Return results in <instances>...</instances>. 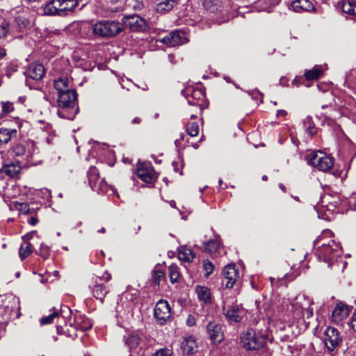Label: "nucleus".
<instances>
[{"instance_id":"f257e3e1","label":"nucleus","mask_w":356,"mask_h":356,"mask_svg":"<svg viewBox=\"0 0 356 356\" xmlns=\"http://www.w3.org/2000/svg\"><path fill=\"white\" fill-rule=\"evenodd\" d=\"M332 233L330 230H325L322 234L314 241V245L317 246L316 255L319 260L328 263L331 266L334 261H337L338 257L341 254V247L339 243L330 239L327 243L324 242L325 237L331 236Z\"/></svg>"},{"instance_id":"f03ea898","label":"nucleus","mask_w":356,"mask_h":356,"mask_svg":"<svg viewBox=\"0 0 356 356\" xmlns=\"http://www.w3.org/2000/svg\"><path fill=\"white\" fill-rule=\"evenodd\" d=\"M77 94L75 90H70L58 95V115L61 118L72 120L78 113Z\"/></svg>"},{"instance_id":"7ed1b4c3","label":"nucleus","mask_w":356,"mask_h":356,"mask_svg":"<svg viewBox=\"0 0 356 356\" xmlns=\"http://www.w3.org/2000/svg\"><path fill=\"white\" fill-rule=\"evenodd\" d=\"M93 33L102 38H112L123 31V26L113 20H101L92 25Z\"/></svg>"},{"instance_id":"20e7f679","label":"nucleus","mask_w":356,"mask_h":356,"mask_svg":"<svg viewBox=\"0 0 356 356\" xmlns=\"http://www.w3.org/2000/svg\"><path fill=\"white\" fill-rule=\"evenodd\" d=\"M77 5L76 0H52L44 7V13L47 15L65 16L72 12Z\"/></svg>"},{"instance_id":"39448f33","label":"nucleus","mask_w":356,"mask_h":356,"mask_svg":"<svg viewBox=\"0 0 356 356\" xmlns=\"http://www.w3.org/2000/svg\"><path fill=\"white\" fill-rule=\"evenodd\" d=\"M307 162L320 171L327 172L333 167L334 159L331 156L318 151L312 152L307 156Z\"/></svg>"},{"instance_id":"423d86ee","label":"nucleus","mask_w":356,"mask_h":356,"mask_svg":"<svg viewBox=\"0 0 356 356\" xmlns=\"http://www.w3.org/2000/svg\"><path fill=\"white\" fill-rule=\"evenodd\" d=\"M265 343V339L253 330H248L241 334V343L246 350H257Z\"/></svg>"},{"instance_id":"0eeeda50","label":"nucleus","mask_w":356,"mask_h":356,"mask_svg":"<svg viewBox=\"0 0 356 356\" xmlns=\"http://www.w3.org/2000/svg\"><path fill=\"white\" fill-rule=\"evenodd\" d=\"M223 314L230 322L239 323L245 315V310L239 305H227L222 306Z\"/></svg>"},{"instance_id":"6e6552de","label":"nucleus","mask_w":356,"mask_h":356,"mask_svg":"<svg viewBox=\"0 0 356 356\" xmlns=\"http://www.w3.org/2000/svg\"><path fill=\"white\" fill-rule=\"evenodd\" d=\"M324 343L329 352L334 351L342 342V337L337 329L327 327L324 332Z\"/></svg>"},{"instance_id":"1a4fd4ad","label":"nucleus","mask_w":356,"mask_h":356,"mask_svg":"<svg viewBox=\"0 0 356 356\" xmlns=\"http://www.w3.org/2000/svg\"><path fill=\"white\" fill-rule=\"evenodd\" d=\"M188 40V34L185 31L176 30L163 37L161 42L169 47H175L184 44Z\"/></svg>"},{"instance_id":"9d476101","label":"nucleus","mask_w":356,"mask_h":356,"mask_svg":"<svg viewBox=\"0 0 356 356\" xmlns=\"http://www.w3.org/2000/svg\"><path fill=\"white\" fill-rule=\"evenodd\" d=\"M122 22L123 29L128 28L131 31H142L146 27L145 20L138 15L124 16Z\"/></svg>"},{"instance_id":"9b49d317","label":"nucleus","mask_w":356,"mask_h":356,"mask_svg":"<svg viewBox=\"0 0 356 356\" xmlns=\"http://www.w3.org/2000/svg\"><path fill=\"white\" fill-rule=\"evenodd\" d=\"M154 316L160 324H163L171 317V307L168 301L159 300L154 308Z\"/></svg>"},{"instance_id":"f8f14e48","label":"nucleus","mask_w":356,"mask_h":356,"mask_svg":"<svg viewBox=\"0 0 356 356\" xmlns=\"http://www.w3.org/2000/svg\"><path fill=\"white\" fill-rule=\"evenodd\" d=\"M137 176L146 183H152L156 180L154 171L149 163H142L138 166Z\"/></svg>"},{"instance_id":"ddd939ff","label":"nucleus","mask_w":356,"mask_h":356,"mask_svg":"<svg viewBox=\"0 0 356 356\" xmlns=\"http://www.w3.org/2000/svg\"><path fill=\"white\" fill-rule=\"evenodd\" d=\"M224 280H226L227 288H232L239 277V273L235 265H227L222 271Z\"/></svg>"},{"instance_id":"4468645a","label":"nucleus","mask_w":356,"mask_h":356,"mask_svg":"<svg viewBox=\"0 0 356 356\" xmlns=\"http://www.w3.org/2000/svg\"><path fill=\"white\" fill-rule=\"evenodd\" d=\"M349 313L348 307L342 302H339L332 311V320L334 323L339 324L348 316Z\"/></svg>"},{"instance_id":"2eb2a0df","label":"nucleus","mask_w":356,"mask_h":356,"mask_svg":"<svg viewBox=\"0 0 356 356\" xmlns=\"http://www.w3.org/2000/svg\"><path fill=\"white\" fill-rule=\"evenodd\" d=\"M207 332L211 340L214 343H220L223 339L222 327L216 322H210L207 325Z\"/></svg>"},{"instance_id":"dca6fc26","label":"nucleus","mask_w":356,"mask_h":356,"mask_svg":"<svg viewBox=\"0 0 356 356\" xmlns=\"http://www.w3.org/2000/svg\"><path fill=\"white\" fill-rule=\"evenodd\" d=\"M25 74L28 78L33 80H40L44 74V67L42 64L33 63L26 70Z\"/></svg>"},{"instance_id":"f3484780","label":"nucleus","mask_w":356,"mask_h":356,"mask_svg":"<svg viewBox=\"0 0 356 356\" xmlns=\"http://www.w3.org/2000/svg\"><path fill=\"white\" fill-rule=\"evenodd\" d=\"M221 248L219 236L216 237L215 239L204 242L203 244L204 251L209 253L212 257L220 254Z\"/></svg>"},{"instance_id":"a211bd4d","label":"nucleus","mask_w":356,"mask_h":356,"mask_svg":"<svg viewBox=\"0 0 356 356\" xmlns=\"http://www.w3.org/2000/svg\"><path fill=\"white\" fill-rule=\"evenodd\" d=\"M311 304V300L305 295L300 294L297 296L291 303L293 309H295L294 317L296 318V315L298 312L302 311L305 307L310 306Z\"/></svg>"},{"instance_id":"6ab92c4d","label":"nucleus","mask_w":356,"mask_h":356,"mask_svg":"<svg viewBox=\"0 0 356 356\" xmlns=\"http://www.w3.org/2000/svg\"><path fill=\"white\" fill-rule=\"evenodd\" d=\"M181 348L184 353L192 355L197 351V343L193 337H188L181 342Z\"/></svg>"},{"instance_id":"aec40b11","label":"nucleus","mask_w":356,"mask_h":356,"mask_svg":"<svg viewBox=\"0 0 356 356\" xmlns=\"http://www.w3.org/2000/svg\"><path fill=\"white\" fill-rule=\"evenodd\" d=\"M291 8L297 13L313 10L314 5L309 0H296L291 3Z\"/></svg>"},{"instance_id":"412c9836","label":"nucleus","mask_w":356,"mask_h":356,"mask_svg":"<svg viewBox=\"0 0 356 356\" xmlns=\"http://www.w3.org/2000/svg\"><path fill=\"white\" fill-rule=\"evenodd\" d=\"M20 170L21 167L17 162L4 165L2 168L0 169V172L5 174L11 178H14L17 176Z\"/></svg>"},{"instance_id":"4be33fe9","label":"nucleus","mask_w":356,"mask_h":356,"mask_svg":"<svg viewBox=\"0 0 356 356\" xmlns=\"http://www.w3.org/2000/svg\"><path fill=\"white\" fill-rule=\"evenodd\" d=\"M194 257L193 250L187 246H181L178 250V257L183 262L191 263Z\"/></svg>"},{"instance_id":"5701e85b","label":"nucleus","mask_w":356,"mask_h":356,"mask_svg":"<svg viewBox=\"0 0 356 356\" xmlns=\"http://www.w3.org/2000/svg\"><path fill=\"white\" fill-rule=\"evenodd\" d=\"M92 291L97 299L102 300L108 293V289L105 284L99 283L97 280H95V284L92 287Z\"/></svg>"},{"instance_id":"b1692460","label":"nucleus","mask_w":356,"mask_h":356,"mask_svg":"<svg viewBox=\"0 0 356 356\" xmlns=\"http://www.w3.org/2000/svg\"><path fill=\"white\" fill-rule=\"evenodd\" d=\"M54 88L57 90L58 95L72 90L70 86V81L67 78L60 77L54 81Z\"/></svg>"},{"instance_id":"393cba45","label":"nucleus","mask_w":356,"mask_h":356,"mask_svg":"<svg viewBox=\"0 0 356 356\" xmlns=\"http://www.w3.org/2000/svg\"><path fill=\"white\" fill-rule=\"evenodd\" d=\"M195 292L200 300L204 302L205 304L211 302V292L209 288L204 286H197Z\"/></svg>"},{"instance_id":"a878e982","label":"nucleus","mask_w":356,"mask_h":356,"mask_svg":"<svg viewBox=\"0 0 356 356\" xmlns=\"http://www.w3.org/2000/svg\"><path fill=\"white\" fill-rule=\"evenodd\" d=\"M178 0H161L156 4V10L159 13L170 11L177 3Z\"/></svg>"},{"instance_id":"bb28decb","label":"nucleus","mask_w":356,"mask_h":356,"mask_svg":"<svg viewBox=\"0 0 356 356\" xmlns=\"http://www.w3.org/2000/svg\"><path fill=\"white\" fill-rule=\"evenodd\" d=\"M17 135L16 129H0V145L7 143L13 137Z\"/></svg>"},{"instance_id":"cd10ccee","label":"nucleus","mask_w":356,"mask_h":356,"mask_svg":"<svg viewBox=\"0 0 356 356\" xmlns=\"http://www.w3.org/2000/svg\"><path fill=\"white\" fill-rule=\"evenodd\" d=\"M15 23L19 31H24L31 26V20L25 15H19L15 18Z\"/></svg>"},{"instance_id":"c85d7f7f","label":"nucleus","mask_w":356,"mask_h":356,"mask_svg":"<svg viewBox=\"0 0 356 356\" xmlns=\"http://www.w3.org/2000/svg\"><path fill=\"white\" fill-rule=\"evenodd\" d=\"M88 179L91 188L95 191L97 187V183L99 181V172L95 166H92L89 168Z\"/></svg>"},{"instance_id":"c756f323","label":"nucleus","mask_w":356,"mask_h":356,"mask_svg":"<svg viewBox=\"0 0 356 356\" xmlns=\"http://www.w3.org/2000/svg\"><path fill=\"white\" fill-rule=\"evenodd\" d=\"M76 325L78 329L86 331L91 329L92 324L89 318L80 315L76 318Z\"/></svg>"},{"instance_id":"7c9ffc66","label":"nucleus","mask_w":356,"mask_h":356,"mask_svg":"<svg viewBox=\"0 0 356 356\" xmlns=\"http://www.w3.org/2000/svg\"><path fill=\"white\" fill-rule=\"evenodd\" d=\"M323 69L321 66L316 65L312 70L305 72V76L307 80H317L322 74Z\"/></svg>"},{"instance_id":"2f4dec72","label":"nucleus","mask_w":356,"mask_h":356,"mask_svg":"<svg viewBox=\"0 0 356 356\" xmlns=\"http://www.w3.org/2000/svg\"><path fill=\"white\" fill-rule=\"evenodd\" d=\"M33 250V245L28 242L25 241L23 244L21 245L19 250V255L22 260L28 257Z\"/></svg>"},{"instance_id":"473e14b6","label":"nucleus","mask_w":356,"mask_h":356,"mask_svg":"<svg viewBox=\"0 0 356 356\" xmlns=\"http://www.w3.org/2000/svg\"><path fill=\"white\" fill-rule=\"evenodd\" d=\"M204 6L211 13H216L221 10L222 5L220 0H205Z\"/></svg>"},{"instance_id":"72a5a7b5","label":"nucleus","mask_w":356,"mask_h":356,"mask_svg":"<svg viewBox=\"0 0 356 356\" xmlns=\"http://www.w3.org/2000/svg\"><path fill=\"white\" fill-rule=\"evenodd\" d=\"M168 273L172 283H175L179 281L180 277V273L178 270V267L175 264H172L168 267Z\"/></svg>"},{"instance_id":"f704fd0d","label":"nucleus","mask_w":356,"mask_h":356,"mask_svg":"<svg viewBox=\"0 0 356 356\" xmlns=\"http://www.w3.org/2000/svg\"><path fill=\"white\" fill-rule=\"evenodd\" d=\"M60 314L55 310L54 309L51 312V313L47 316H44L40 318V322L42 325L51 324L54 322V319L58 318Z\"/></svg>"},{"instance_id":"c9c22d12","label":"nucleus","mask_w":356,"mask_h":356,"mask_svg":"<svg viewBox=\"0 0 356 356\" xmlns=\"http://www.w3.org/2000/svg\"><path fill=\"white\" fill-rule=\"evenodd\" d=\"M200 128L199 125L195 122H189L186 125V132L191 136H197L199 134Z\"/></svg>"},{"instance_id":"e433bc0d","label":"nucleus","mask_w":356,"mask_h":356,"mask_svg":"<svg viewBox=\"0 0 356 356\" xmlns=\"http://www.w3.org/2000/svg\"><path fill=\"white\" fill-rule=\"evenodd\" d=\"M342 10L344 13L350 15H356V2L348 1L343 3Z\"/></svg>"},{"instance_id":"4c0bfd02","label":"nucleus","mask_w":356,"mask_h":356,"mask_svg":"<svg viewBox=\"0 0 356 356\" xmlns=\"http://www.w3.org/2000/svg\"><path fill=\"white\" fill-rule=\"evenodd\" d=\"M9 31V23L2 17H0V39L4 38Z\"/></svg>"},{"instance_id":"58836bf2","label":"nucleus","mask_w":356,"mask_h":356,"mask_svg":"<svg viewBox=\"0 0 356 356\" xmlns=\"http://www.w3.org/2000/svg\"><path fill=\"white\" fill-rule=\"evenodd\" d=\"M304 125L305 127L306 132L309 135L314 136L316 134V128L315 127L314 124H313L309 118H307V119L305 120Z\"/></svg>"},{"instance_id":"ea45409f","label":"nucleus","mask_w":356,"mask_h":356,"mask_svg":"<svg viewBox=\"0 0 356 356\" xmlns=\"http://www.w3.org/2000/svg\"><path fill=\"white\" fill-rule=\"evenodd\" d=\"M140 342V339L136 335H131L128 337L126 340V344L129 347L130 349L135 348L138 346Z\"/></svg>"},{"instance_id":"a19ab883","label":"nucleus","mask_w":356,"mask_h":356,"mask_svg":"<svg viewBox=\"0 0 356 356\" xmlns=\"http://www.w3.org/2000/svg\"><path fill=\"white\" fill-rule=\"evenodd\" d=\"M165 277V274L163 270L155 268L153 271V280L154 282L159 284L160 282Z\"/></svg>"},{"instance_id":"79ce46f5","label":"nucleus","mask_w":356,"mask_h":356,"mask_svg":"<svg viewBox=\"0 0 356 356\" xmlns=\"http://www.w3.org/2000/svg\"><path fill=\"white\" fill-rule=\"evenodd\" d=\"M307 318H309L313 316V309L310 306L305 307L302 311L298 312L296 315V318L305 316Z\"/></svg>"},{"instance_id":"37998d69","label":"nucleus","mask_w":356,"mask_h":356,"mask_svg":"<svg viewBox=\"0 0 356 356\" xmlns=\"http://www.w3.org/2000/svg\"><path fill=\"white\" fill-rule=\"evenodd\" d=\"M25 152V149L23 145H18L13 147L10 152V154L13 156H21Z\"/></svg>"},{"instance_id":"c03bdc74","label":"nucleus","mask_w":356,"mask_h":356,"mask_svg":"<svg viewBox=\"0 0 356 356\" xmlns=\"http://www.w3.org/2000/svg\"><path fill=\"white\" fill-rule=\"evenodd\" d=\"M1 106L3 114H8L14 110L13 104L10 102H2Z\"/></svg>"},{"instance_id":"a18cd8bd","label":"nucleus","mask_w":356,"mask_h":356,"mask_svg":"<svg viewBox=\"0 0 356 356\" xmlns=\"http://www.w3.org/2000/svg\"><path fill=\"white\" fill-rule=\"evenodd\" d=\"M203 268L206 271V277H208L214 269L213 264L209 260H204L203 261Z\"/></svg>"},{"instance_id":"49530a36","label":"nucleus","mask_w":356,"mask_h":356,"mask_svg":"<svg viewBox=\"0 0 356 356\" xmlns=\"http://www.w3.org/2000/svg\"><path fill=\"white\" fill-rule=\"evenodd\" d=\"M38 254L44 259H47L50 254L49 248L44 244H41Z\"/></svg>"},{"instance_id":"de8ad7c7","label":"nucleus","mask_w":356,"mask_h":356,"mask_svg":"<svg viewBox=\"0 0 356 356\" xmlns=\"http://www.w3.org/2000/svg\"><path fill=\"white\" fill-rule=\"evenodd\" d=\"M172 352L168 348H161L156 351L153 356H172Z\"/></svg>"},{"instance_id":"09e8293b","label":"nucleus","mask_w":356,"mask_h":356,"mask_svg":"<svg viewBox=\"0 0 356 356\" xmlns=\"http://www.w3.org/2000/svg\"><path fill=\"white\" fill-rule=\"evenodd\" d=\"M196 323V319L194 316L193 315H188L187 320H186V324L189 327L194 326Z\"/></svg>"},{"instance_id":"8fccbe9b","label":"nucleus","mask_w":356,"mask_h":356,"mask_svg":"<svg viewBox=\"0 0 356 356\" xmlns=\"http://www.w3.org/2000/svg\"><path fill=\"white\" fill-rule=\"evenodd\" d=\"M98 192H106V184L104 183L103 180H101L99 182V187L97 188H95V190Z\"/></svg>"},{"instance_id":"3c124183","label":"nucleus","mask_w":356,"mask_h":356,"mask_svg":"<svg viewBox=\"0 0 356 356\" xmlns=\"http://www.w3.org/2000/svg\"><path fill=\"white\" fill-rule=\"evenodd\" d=\"M17 209L24 213L29 211V205L26 203H20L18 204Z\"/></svg>"},{"instance_id":"603ef678","label":"nucleus","mask_w":356,"mask_h":356,"mask_svg":"<svg viewBox=\"0 0 356 356\" xmlns=\"http://www.w3.org/2000/svg\"><path fill=\"white\" fill-rule=\"evenodd\" d=\"M350 326L352 329L356 332V311L352 315Z\"/></svg>"},{"instance_id":"864d4df0","label":"nucleus","mask_w":356,"mask_h":356,"mask_svg":"<svg viewBox=\"0 0 356 356\" xmlns=\"http://www.w3.org/2000/svg\"><path fill=\"white\" fill-rule=\"evenodd\" d=\"M192 96L194 98L200 99L201 97H203V94L200 90L193 91Z\"/></svg>"},{"instance_id":"5fc2aeb1","label":"nucleus","mask_w":356,"mask_h":356,"mask_svg":"<svg viewBox=\"0 0 356 356\" xmlns=\"http://www.w3.org/2000/svg\"><path fill=\"white\" fill-rule=\"evenodd\" d=\"M28 222L30 225H35L38 222V218H36L35 217H31L29 220H28Z\"/></svg>"},{"instance_id":"6e6d98bb","label":"nucleus","mask_w":356,"mask_h":356,"mask_svg":"<svg viewBox=\"0 0 356 356\" xmlns=\"http://www.w3.org/2000/svg\"><path fill=\"white\" fill-rule=\"evenodd\" d=\"M287 114L286 111H284V110H278L277 112V116L280 117V116H286Z\"/></svg>"},{"instance_id":"4d7b16f0","label":"nucleus","mask_w":356,"mask_h":356,"mask_svg":"<svg viewBox=\"0 0 356 356\" xmlns=\"http://www.w3.org/2000/svg\"><path fill=\"white\" fill-rule=\"evenodd\" d=\"M111 275L108 274L107 273H105V275L103 276V278L105 280L106 282H108L111 280Z\"/></svg>"},{"instance_id":"13d9d810","label":"nucleus","mask_w":356,"mask_h":356,"mask_svg":"<svg viewBox=\"0 0 356 356\" xmlns=\"http://www.w3.org/2000/svg\"><path fill=\"white\" fill-rule=\"evenodd\" d=\"M140 118L136 117L134 119H133L132 120V124H139L140 122Z\"/></svg>"},{"instance_id":"bf43d9fd","label":"nucleus","mask_w":356,"mask_h":356,"mask_svg":"<svg viewBox=\"0 0 356 356\" xmlns=\"http://www.w3.org/2000/svg\"><path fill=\"white\" fill-rule=\"evenodd\" d=\"M6 56V51L3 49L0 48V59Z\"/></svg>"},{"instance_id":"052dcab7","label":"nucleus","mask_w":356,"mask_h":356,"mask_svg":"<svg viewBox=\"0 0 356 356\" xmlns=\"http://www.w3.org/2000/svg\"><path fill=\"white\" fill-rule=\"evenodd\" d=\"M279 187L285 193L286 191V188L285 187V186L283 184H279Z\"/></svg>"},{"instance_id":"680f3d73","label":"nucleus","mask_w":356,"mask_h":356,"mask_svg":"<svg viewBox=\"0 0 356 356\" xmlns=\"http://www.w3.org/2000/svg\"><path fill=\"white\" fill-rule=\"evenodd\" d=\"M98 232L104 234L106 232V229H105V228L102 227L99 230H98Z\"/></svg>"},{"instance_id":"e2e57ef3","label":"nucleus","mask_w":356,"mask_h":356,"mask_svg":"<svg viewBox=\"0 0 356 356\" xmlns=\"http://www.w3.org/2000/svg\"><path fill=\"white\" fill-rule=\"evenodd\" d=\"M172 165H174V167H175V170L177 172V167H176V165H177V163H176V162H173V163H172Z\"/></svg>"},{"instance_id":"0e129e2a","label":"nucleus","mask_w":356,"mask_h":356,"mask_svg":"<svg viewBox=\"0 0 356 356\" xmlns=\"http://www.w3.org/2000/svg\"><path fill=\"white\" fill-rule=\"evenodd\" d=\"M188 102L189 104H193V105H195L196 104V102H193L190 99H188Z\"/></svg>"},{"instance_id":"69168bd1","label":"nucleus","mask_w":356,"mask_h":356,"mask_svg":"<svg viewBox=\"0 0 356 356\" xmlns=\"http://www.w3.org/2000/svg\"><path fill=\"white\" fill-rule=\"evenodd\" d=\"M268 179V177L266 175H263L262 176V180L263 181H266Z\"/></svg>"},{"instance_id":"338daca9","label":"nucleus","mask_w":356,"mask_h":356,"mask_svg":"<svg viewBox=\"0 0 356 356\" xmlns=\"http://www.w3.org/2000/svg\"><path fill=\"white\" fill-rule=\"evenodd\" d=\"M19 100L22 102V103H24V102L25 101V97H19Z\"/></svg>"},{"instance_id":"774afa93","label":"nucleus","mask_w":356,"mask_h":356,"mask_svg":"<svg viewBox=\"0 0 356 356\" xmlns=\"http://www.w3.org/2000/svg\"><path fill=\"white\" fill-rule=\"evenodd\" d=\"M193 147L195 149H197V148H198L199 145H198V144L195 143V144H193Z\"/></svg>"}]
</instances>
